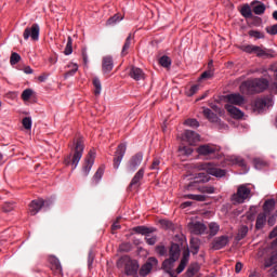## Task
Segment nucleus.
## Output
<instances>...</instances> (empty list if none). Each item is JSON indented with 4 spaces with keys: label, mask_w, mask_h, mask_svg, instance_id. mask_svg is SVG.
<instances>
[{
    "label": "nucleus",
    "mask_w": 277,
    "mask_h": 277,
    "mask_svg": "<svg viewBox=\"0 0 277 277\" xmlns=\"http://www.w3.org/2000/svg\"><path fill=\"white\" fill-rule=\"evenodd\" d=\"M277 238L272 242L271 247H263L258 251V259H264V267L269 269L271 276H277Z\"/></svg>",
    "instance_id": "1"
},
{
    "label": "nucleus",
    "mask_w": 277,
    "mask_h": 277,
    "mask_svg": "<svg viewBox=\"0 0 277 277\" xmlns=\"http://www.w3.org/2000/svg\"><path fill=\"white\" fill-rule=\"evenodd\" d=\"M211 177H209L206 173H198V174H188L184 177V181H192L189 182L185 189L186 192H194L197 189L201 194H215V187L213 186H199L198 183H209Z\"/></svg>",
    "instance_id": "2"
},
{
    "label": "nucleus",
    "mask_w": 277,
    "mask_h": 277,
    "mask_svg": "<svg viewBox=\"0 0 277 277\" xmlns=\"http://www.w3.org/2000/svg\"><path fill=\"white\" fill-rule=\"evenodd\" d=\"M269 88V81L265 78H255L247 80L240 84V92L242 94H256L259 92H264Z\"/></svg>",
    "instance_id": "3"
},
{
    "label": "nucleus",
    "mask_w": 277,
    "mask_h": 277,
    "mask_svg": "<svg viewBox=\"0 0 277 277\" xmlns=\"http://www.w3.org/2000/svg\"><path fill=\"white\" fill-rule=\"evenodd\" d=\"M181 256V247L177 243L171 245L170 251H169V259L164 260L162 263V269L167 274H169L170 277H176L174 274V264L179 261V258Z\"/></svg>",
    "instance_id": "4"
},
{
    "label": "nucleus",
    "mask_w": 277,
    "mask_h": 277,
    "mask_svg": "<svg viewBox=\"0 0 277 277\" xmlns=\"http://www.w3.org/2000/svg\"><path fill=\"white\" fill-rule=\"evenodd\" d=\"M117 267L124 268L126 276H137L140 264L128 255L121 256L117 262Z\"/></svg>",
    "instance_id": "5"
},
{
    "label": "nucleus",
    "mask_w": 277,
    "mask_h": 277,
    "mask_svg": "<svg viewBox=\"0 0 277 277\" xmlns=\"http://www.w3.org/2000/svg\"><path fill=\"white\" fill-rule=\"evenodd\" d=\"M252 198V188L250 184H241L237 187V192L232 196V202L234 205H243L246 200Z\"/></svg>",
    "instance_id": "6"
},
{
    "label": "nucleus",
    "mask_w": 277,
    "mask_h": 277,
    "mask_svg": "<svg viewBox=\"0 0 277 277\" xmlns=\"http://www.w3.org/2000/svg\"><path fill=\"white\" fill-rule=\"evenodd\" d=\"M83 141L78 140L76 142V146L72 154L68 155L65 159L66 166H70L71 163V166H74L72 170H75L77 166H79V161H81V158L83 157Z\"/></svg>",
    "instance_id": "7"
},
{
    "label": "nucleus",
    "mask_w": 277,
    "mask_h": 277,
    "mask_svg": "<svg viewBox=\"0 0 277 277\" xmlns=\"http://www.w3.org/2000/svg\"><path fill=\"white\" fill-rule=\"evenodd\" d=\"M198 170H203L207 174L211 176H215L216 179H222V176H226V170L217 168L214 163L206 162L201 163L197 167Z\"/></svg>",
    "instance_id": "8"
},
{
    "label": "nucleus",
    "mask_w": 277,
    "mask_h": 277,
    "mask_svg": "<svg viewBox=\"0 0 277 277\" xmlns=\"http://www.w3.org/2000/svg\"><path fill=\"white\" fill-rule=\"evenodd\" d=\"M24 40H31L38 41L40 38V26L38 24H32L31 27H27L24 30Z\"/></svg>",
    "instance_id": "9"
},
{
    "label": "nucleus",
    "mask_w": 277,
    "mask_h": 277,
    "mask_svg": "<svg viewBox=\"0 0 277 277\" xmlns=\"http://www.w3.org/2000/svg\"><path fill=\"white\" fill-rule=\"evenodd\" d=\"M265 107H274V97L269 96L255 100L253 107L254 111L261 114Z\"/></svg>",
    "instance_id": "10"
},
{
    "label": "nucleus",
    "mask_w": 277,
    "mask_h": 277,
    "mask_svg": "<svg viewBox=\"0 0 277 277\" xmlns=\"http://www.w3.org/2000/svg\"><path fill=\"white\" fill-rule=\"evenodd\" d=\"M240 49L245 53H249V54L254 53L258 57H265V55H267V52L265 51V49L259 45L245 44V45H241Z\"/></svg>",
    "instance_id": "11"
},
{
    "label": "nucleus",
    "mask_w": 277,
    "mask_h": 277,
    "mask_svg": "<svg viewBox=\"0 0 277 277\" xmlns=\"http://www.w3.org/2000/svg\"><path fill=\"white\" fill-rule=\"evenodd\" d=\"M127 153V145L126 144H120L117 147V150L114 156V168L115 170H118L120 168V163H122V159H124V155Z\"/></svg>",
    "instance_id": "12"
},
{
    "label": "nucleus",
    "mask_w": 277,
    "mask_h": 277,
    "mask_svg": "<svg viewBox=\"0 0 277 277\" xmlns=\"http://www.w3.org/2000/svg\"><path fill=\"white\" fill-rule=\"evenodd\" d=\"M188 229L193 235H202L207 232V225L200 221H192L188 223Z\"/></svg>",
    "instance_id": "13"
},
{
    "label": "nucleus",
    "mask_w": 277,
    "mask_h": 277,
    "mask_svg": "<svg viewBox=\"0 0 277 277\" xmlns=\"http://www.w3.org/2000/svg\"><path fill=\"white\" fill-rule=\"evenodd\" d=\"M42 207H49V201H44L43 199L32 200L29 205L28 212L30 215H37Z\"/></svg>",
    "instance_id": "14"
},
{
    "label": "nucleus",
    "mask_w": 277,
    "mask_h": 277,
    "mask_svg": "<svg viewBox=\"0 0 277 277\" xmlns=\"http://www.w3.org/2000/svg\"><path fill=\"white\" fill-rule=\"evenodd\" d=\"M159 261L156 258H149L147 262L141 267L140 276H148L150 272H153V267H157Z\"/></svg>",
    "instance_id": "15"
},
{
    "label": "nucleus",
    "mask_w": 277,
    "mask_h": 277,
    "mask_svg": "<svg viewBox=\"0 0 277 277\" xmlns=\"http://www.w3.org/2000/svg\"><path fill=\"white\" fill-rule=\"evenodd\" d=\"M144 160V155L142 153H138L134 155L129 163H128V172H135L140 166H142V161Z\"/></svg>",
    "instance_id": "16"
},
{
    "label": "nucleus",
    "mask_w": 277,
    "mask_h": 277,
    "mask_svg": "<svg viewBox=\"0 0 277 277\" xmlns=\"http://www.w3.org/2000/svg\"><path fill=\"white\" fill-rule=\"evenodd\" d=\"M94 159H96V151H89L84 160V166L82 167V172L84 176H88L90 174V170H92V166H94Z\"/></svg>",
    "instance_id": "17"
},
{
    "label": "nucleus",
    "mask_w": 277,
    "mask_h": 277,
    "mask_svg": "<svg viewBox=\"0 0 277 277\" xmlns=\"http://www.w3.org/2000/svg\"><path fill=\"white\" fill-rule=\"evenodd\" d=\"M184 142H187L189 146H196L200 142V135L194 131L186 130L182 136Z\"/></svg>",
    "instance_id": "18"
},
{
    "label": "nucleus",
    "mask_w": 277,
    "mask_h": 277,
    "mask_svg": "<svg viewBox=\"0 0 277 277\" xmlns=\"http://www.w3.org/2000/svg\"><path fill=\"white\" fill-rule=\"evenodd\" d=\"M226 101L229 102L230 105H237L241 107L246 103V97L239 93H232L226 95Z\"/></svg>",
    "instance_id": "19"
},
{
    "label": "nucleus",
    "mask_w": 277,
    "mask_h": 277,
    "mask_svg": "<svg viewBox=\"0 0 277 277\" xmlns=\"http://www.w3.org/2000/svg\"><path fill=\"white\" fill-rule=\"evenodd\" d=\"M225 109L227 110L229 116H232V118H234L235 120H241V118H243V111H241V109L230 104H226Z\"/></svg>",
    "instance_id": "20"
},
{
    "label": "nucleus",
    "mask_w": 277,
    "mask_h": 277,
    "mask_svg": "<svg viewBox=\"0 0 277 277\" xmlns=\"http://www.w3.org/2000/svg\"><path fill=\"white\" fill-rule=\"evenodd\" d=\"M225 161L227 166H239V168H245L246 170V160L239 156H227Z\"/></svg>",
    "instance_id": "21"
},
{
    "label": "nucleus",
    "mask_w": 277,
    "mask_h": 277,
    "mask_svg": "<svg viewBox=\"0 0 277 277\" xmlns=\"http://www.w3.org/2000/svg\"><path fill=\"white\" fill-rule=\"evenodd\" d=\"M129 75L134 81H144L146 79V74L140 67H132Z\"/></svg>",
    "instance_id": "22"
},
{
    "label": "nucleus",
    "mask_w": 277,
    "mask_h": 277,
    "mask_svg": "<svg viewBox=\"0 0 277 277\" xmlns=\"http://www.w3.org/2000/svg\"><path fill=\"white\" fill-rule=\"evenodd\" d=\"M228 246V237L227 236H221L216 238L213 242V249L214 250H222V248H226Z\"/></svg>",
    "instance_id": "23"
},
{
    "label": "nucleus",
    "mask_w": 277,
    "mask_h": 277,
    "mask_svg": "<svg viewBox=\"0 0 277 277\" xmlns=\"http://www.w3.org/2000/svg\"><path fill=\"white\" fill-rule=\"evenodd\" d=\"M103 72H111L114 70V60L111 56H105L102 63Z\"/></svg>",
    "instance_id": "24"
},
{
    "label": "nucleus",
    "mask_w": 277,
    "mask_h": 277,
    "mask_svg": "<svg viewBox=\"0 0 277 277\" xmlns=\"http://www.w3.org/2000/svg\"><path fill=\"white\" fill-rule=\"evenodd\" d=\"M144 168H141L135 175L133 176L131 183H130V187H140V181H142V179H144Z\"/></svg>",
    "instance_id": "25"
},
{
    "label": "nucleus",
    "mask_w": 277,
    "mask_h": 277,
    "mask_svg": "<svg viewBox=\"0 0 277 277\" xmlns=\"http://www.w3.org/2000/svg\"><path fill=\"white\" fill-rule=\"evenodd\" d=\"M198 155H202L207 157L208 155H213L215 153V148L211 145H201L197 148Z\"/></svg>",
    "instance_id": "26"
},
{
    "label": "nucleus",
    "mask_w": 277,
    "mask_h": 277,
    "mask_svg": "<svg viewBox=\"0 0 277 277\" xmlns=\"http://www.w3.org/2000/svg\"><path fill=\"white\" fill-rule=\"evenodd\" d=\"M267 213L262 212L258 215L256 217V222H255V228L258 230H261V228H263L265 226V224H267Z\"/></svg>",
    "instance_id": "27"
},
{
    "label": "nucleus",
    "mask_w": 277,
    "mask_h": 277,
    "mask_svg": "<svg viewBox=\"0 0 277 277\" xmlns=\"http://www.w3.org/2000/svg\"><path fill=\"white\" fill-rule=\"evenodd\" d=\"M275 207H276V200H274V199H267V200L264 202L263 211H264V213H266V215H269V214L272 213V211L274 210Z\"/></svg>",
    "instance_id": "28"
},
{
    "label": "nucleus",
    "mask_w": 277,
    "mask_h": 277,
    "mask_svg": "<svg viewBox=\"0 0 277 277\" xmlns=\"http://www.w3.org/2000/svg\"><path fill=\"white\" fill-rule=\"evenodd\" d=\"M203 116L210 122H220V118L217 117V115L212 113L210 108H203Z\"/></svg>",
    "instance_id": "29"
},
{
    "label": "nucleus",
    "mask_w": 277,
    "mask_h": 277,
    "mask_svg": "<svg viewBox=\"0 0 277 277\" xmlns=\"http://www.w3.org/2000/svg\"><path fill=\"white\" fill-rule=\"evenodd\" d=\"M52 269H54L57 274H62V263L55 256H50L49 259Z\"/></svg>",
    "instance_id": "30"
},
{
    "label": "nucleus",
    "mask_w": 277,
    "mask_h": 277,
    "mask_svg": "<svg viewBox=\"0 0 277 277\" xmlns=\"http://www.w3.org/2000/svg\"><path fill=\"white\" fill-rule=\"evenodd\" d=\"M103 174H105V167H100L92 179L93 185H98L101 183V179H103Z\"/></svg>",
    "instance_id": "31"
},
{
    "label": "nucleus",
    "mask_w": 277,
    "mask_h": 277,
    "mask_svg": "<svg viewBox=\"0 0 277 277\" xmlns=\"http://www.w3.org/2000/svg\"><path fill=\"white\" fill-rule=\"evenodd\" d=\"M256 213H259V208L256 206H252L247 212V220H249V222H254Z\"/></svg>",
    "instance_id": "32"
},
{
    "label": "nucleus",
    "mask_w": 277,
    "mask_h": 277,
    "mask_svg": "<svg viewBox=\"0 0 277 277\" xmlns=\"http://www.w3.org/2000/svg\"><path fill=\"white\" fill-rule=\"evenodd\" d=\"M133 232L137 235H150V233H153V229L146 226H136L133 228Z\"/></svg>",
    "instance_id": "33"
},
{
    "label": "nucleus",
    "mask_w": 277,
    "mask_h": 277,
    "mask_svg": "<svg viewBox=\"0 0 277 277\" xmlns=\"http://www.w3.org/2000/svg\"><path fill=\"white\" fill-rule=\"evenodd\" d=\"M132 40H133V35H129L126 39V42H124L122 51H121L122 55H127V53H129V49H131Z\"/></svg>",
    "instance_id": "34"
},
{
    "label": "nucleus",
    "mask_w": 277,
    "mask_h": 277,
    "mask_svg": "<svg viewBox=\"0 0 277 277\" xmlns=\"http://www.w3.org/2000/svg\"><path fill=\"white\" fill-rule=\"evenodd\" d=\"M209 233L211 237H215L220 233V224L212 222L209 224Z\"/></svg>",
    "instance_id": "35"
},
{
    "label": "nucleus",
    "mask_w": 277,
    "mask_h": 277,
    "mask_svg": "<svg viewBox=\"0 0 277 277\" xmlns=\"http://www.w3.org/2000/svg\"><path fill=\"white\" fill-rule=\"evenodd\" d=\"M240 14L245 17V18H252V9H250V5H243L240 10Z\"/></svg>",
    "instance_id": "36"
},
{
    "label": "nucleus",
    "mask_w": 277,
    "mask_h": 277,
    "mask_svg": "<svg viewBox=\"0 0 277 277\" xmlns=\"http://www.w3.org/2000/svg\"><path fill=\"white\" fill-rule=\"evenodd\" d=\"M253 164L255 170H263V168L267 167V162L261 158H255Z\"/></svg>",
    "instance_id": "37"
},
{
    "label": "nucleus",
    "mask_w": 277,
    "mask_h": 277,
    "mask_svg": "<svg viewBox=\"0 0 277 277\" xmlns=\"http://www.w3.org/2000/svg\"><path fill=\"white\" fill-rule=\"evenodd\" d=\"M64 55H72V37L67 38V44L64 50Z\"/></svg>",
    "instance_id": "38"
},
{
    "label": "nucleus",
    "mask_w": 277,
    "mask_h": 277,
    "mask_svg": "<svg viewBox=\"0 0 277 277\" xmlns=\"http://www.w3.org/2000/svg\"><path fill=\"white\" fill-rule=\"evenodd\" d=\"M266 6L262 2H259L258 5L253 8L254 14L261 16V14H265Z\"/></svg>",
    "instance_id": "39"
},
{
    "label": "nucleus",
    "mask_w": 277,
    "mask_h": 277,
    "mask_svg": "<svg viewBox=\"0 0 277 277\" xmlns=\"http://www.w3.org/2000/svg\"><path fill=\"white\" fill-rule=\"evenodd\" d=\"M159 64L163 68H170V66H172V60H170V57H168V56H162L159 60Z\"/></svg>",
    "instance_id": "40"
},
{
    "label": "nucleus",
    "mask_w": 277,
    "mask_h": 277,
    "mask_svg": "<svg viewBox=\"0 0 277 277\" xmlns=\"http://www.w3.org/2000/svg\"><path fill=\"white\" fill-rule=\"evenodd\" d=\"M93 85L95 88V96H98L103 90V87L101 84V80L98 78L93 79Z\"/></svg>",
    "instance_id": "41"
},
{
    "label": "nucleus",
    "mask_w": 277,
    "mask_h": 277,
    "mask_svg": "<svg viewBox=\"0 0 277 277\" xmlns=\"http://www.w3.org/2000/svg\"><path fill=\"white\" fill-rule=\"evenodd\" d=\"M246 235H248V226L242 225L238 230V235H237L238 241H241V239H243Z\"/></svg>",
    "instance_id": "42"
},
{
    "label": "nucleus",
    "mask_w": 277,
    "mask_h": 277,
    "mask_svg": "<svg viewBox=\"0 0 277 277\" xmlns=\"http://www.w3.org/2000/svg\"><path fill=\"white\" fill-rule=\"evenodd\" d=\"M249 36L251 38H255L256 40H263V38H265V34H263L259 30H250Z\"/></svg>",
    "instance_id": "43"
},
{
    "label": "nucleus",
    "mask_w": 277,
    "mask_h": 277,
    "mask_svg": "<svg viewBox=\"0 0 277 277\" xmlns=\"http://www.w3.org/2000/svg\"><path fill=\"white\" fill-rule=\"evenodd\" d=\"M68 68H70V70L67 71L66 76L71 77L72 75H75V72H77V70H79V65H77L76 63H69Z\"/></svg>",
    "instance_id": "44"
},
{
    "label": "nucleus",
    "mask_w": 277,
    "mask_h": 277,
    "mask_svg": "<svg viewBox=\"0 0 277 277\" xmlns=\"http://www.w3.org/2000/svg\"><path fill=\"white\" fill-rule=\"evenodd\" d=\"M184 124L186 127H192L193 129H198V127H200V123L196 119H187L184 121Z\"/></svg>",
    "instance_id": "45"
},
{
    "label": "nucleus",
    "mask_w": 277,
    "mask_h": 277,
    "mask_svg": "<svg viewBox=\"0 0 277 277\" xmlns=\"http://www.w3.org/2000/svg\"><path fill=\"white\" fill-rule=\"evenodd\" d=\"M179 150L181 155H184L185 157H189V155L194 153V148L187 146L180 147Z\"/></svg>",
    "instance_id": "46"
},
{
    "label": "nucleus",
    "mask_w": 277,
    "mask_h": 277,
    "mask_svg": "<svg viewBox=\"0 0 277 277\" xmlns=\"http://www.w3.org/2000/svg\"><path fill=\"white\" fill-rule=\"evenodd\" d=\"M200 250V246L198 245V240H190V252L196 254Z\"/></svg>",
    "instance_id": "47"
},
{
    "label": "nucleus",
    "mask_w": 277,
    "mask_h": 277,
    "mask_svg": "<svg viewBox=\"0 0 277 277\" xmlns=\"http://www.w3.org/2000/svg\"><path fill=\"white\" fill-rule=\"evenodd\" d=\"M34 95V90L31 89H26L23 91L22 93V98L24 101H29V98H31V96Z\"/></svg>",
    "instance_id": "48"
},
{
    "label": "nucleus",
    "mask_w": 277,
    "mask_h": 277,
    "mask_svg": "<svg viewBox=\"0 0 277 277\" xmlns=\"http://www.w3.org/2000/svg\"><path fill=\"white\" fill-rule=\"evenodd\" d=\"M19 62H21V56L18 55V53H16V52L12 53L11 58H10L11 66L18 64Z\"/></svg>",
    "instance_id": "49"
},
{
    "label": "nucleus",
    "mask_w": 277,
    "mask_h": 277,
    "mask_svg": "<svg viewBox=\"0 0 277 277\" xmlns=\"http://www.w3.org/2000/svg\"><path fill=\"white\" fill-rule=\"evenodd\" d=\"M22 124H23L24 129H26L27 131H30V129H31V117H25L22 120Z\"/></svg>",
    "instance_id": "50"
},
{
    "label": "nucleus",
    "mask_w": 277,
    "mask_h": 277,
    "mask_svg": "<svg viewBox=\"0 0 277 277\" xmlns=\"http://www.w3.org/2000/svg\"><path fill=\"white\" fill-rule=\"evenodd\" d=\"M187 261L186 260H181L177 268H176V274H183L185 272V267H187Z\"/></svg>",
    "instance_id": "51"
},
{
    "label": "nucleus",
    "mask_w": 277,
    "mask_h": 277,
    "mask_svg": "<svg viewBox=\"0 0 277 277\" xmlns=\"http://www.w3.org/2000/svg\"><path fill=\"white\" fill-rule=\"evenodd\" d=\"M146 243H148V246H155V243H157V236H153V235H146L145 237Z\"/></svg>",
    "instance_id": "52"
},
{
    "label": "nucleus",
    "mask_w": 277,
    "mask_h": 277,
    "mask_svg": "<svg viewBox=\"0 0 277 277\" xmlns=\"http://www.w3.org/2000/svg\"><path fill=\"white\" fill-rule=\"evenodd\" d=\"M14 203L5 202L2 207V210L4 211V213H10V211H14Z\"/></svg>",
    "instance_id": "53"
},
{
    "label": "nucleus",
    "mask_w": 277,
    "mask_h": 277,
    "mask_svg": "<svg viewBox=\"0 0 277 277\" xmlns=\"http://www.w3.org/2000/svg\"><path fill=\"white\" fill-rule=\"evenodd\" d=\"M120 21H122V17L119 15H114L107 21V25H116V23H120Z\"/></svg>",
    "instance_id": "54"
},
{
    "label": "nucleus",
    "mask_w": 277,
    "mask_h": 277,
    "mask_svg": "<svg viewBox=\"0 0 277 277\" xmlns=\"http://www.w3.org/2000/svg\"><path fill=\"white\" fill-rule=\"evenodd\" d=\"M198 90H200V85L194 84V85L190 87V89L186 92V94H187V96H194V94H196V92H198Z\"/></svg>",
    "instance_id": "55"
},
{
    "label": "nucleus",
    "mask_w": 277,
    "mask_h": 277,
    "mask_svg": "<svg viewBox=\"0 0 277 277\" xmlns=\"http://www.w3.org/2000/svg\"><path fill=\"white\" fill-rule=\"evenodd\" d=\"M266 31H267L271 36H276V34H277V24H275V25H273V26L266 27Z\"/></svg>",
    "instance_id": "56"
},
{
    "label": "nucleus",
    "mask_w": 277,
    "mask_h": 277,
    "mask_svg": "<svg viewBox=\"0 0 277 277\" xmlns=\"http://www.w3.org/2000/svg\"><path fill=\"white\" fill-rule=\"evenodd\" d=\"M160 163H161V160H159V158H155L149 169L159 170Z\"/></svg>",
    "instance_id": "57"
},
{
    "label": "nucleus",
    "mask_w": 277,
    "mask_h": 277,
    "mask_svg": "<svg viewBox=\"0 0 277 277\" xmlns=\"http://www.w3.org/2000/svg\"><path fill=\"white\" fill-rule=\"evenodd\" d=\"M120 250H122V252H129V250H131V243L129 242L122 243L120 246Z\"/></svg>",
    "instance_id": "58"
},
{
    "label": "nucleus",
    "mask_w": 277,
    "mask_h": 277,
    "mask_svg": "<svg viewBox=\"0 0 277 277\" xmlns=\"http://www.w3.org/2000/svg\"><path fill=\"white\" fill-rule=\"evenodd\" d=\"M156 252H157L158 254H160V256H163V254H166V247H163V246L157 247V248H156Z\"/></svg>",
    "instance_id": "59"
},
{
    "label": "nucleus",
    "mask_w": 277,
    "mask_h": 277,
    "mask_svg": "<svg viewBox=\"0 0 277 277\" xmlns=\"http://www.w3.org/2000/svg\"><path fill=\"white\" fill-rule=\"evenodd\" d=\"M182 261H186V263H189V249H186V250L183 252Z\"/></svg>",
    "instance_id": "60"
},
{
    "label": "nucleus",
    "mask_w": 277,
    "mask_h": 277,
    "mask_svg": "<svg viewBox=\"0 0 277 277\" xmlns=\"http://www.w3.org/2000/svg\"><path fill=\"white\" fill-rule=\"evenodd\" d=\"M195 200L197 202H205V200H207V196H205V195H195Z\"/></svg>",
    "instance_id": "61"
},
{
    "label": "nucleus",
    "mask_w": 277,
    "mask_h": 277,
    "mask_svg": "<svg viewBox=\"0 0 277 277\" xmlns=\"http://www.w3.org/2000/svg\"><path fill=\"white\" fill-rule=\"evenodd\" d=\"M211 77H213V72H211V71H205L201 75V79H211Z\"/></svg>",
    "instance_id": "62"
},
{
    "label": "nucleus",
    "mask_w": 277,
    "mask_h": 277,
    "mask_svg": "<svg viewBox=\"0 0 277 277\" xmlns=\"http://www.w3.org/2000/svg\"><path fill=\"white\" fill-rule=\"evenodd\" d=\"M89 267H91V265L94 263V253H92V251L89 252Z\"/></svg>",
    "instance_id": "63"
},
{
    "label": "nucleus",
    "mask_w": 277,
    "mask_h": 277,
    "mask_svg": "<svg viewBox=\"0 0 277 277\" xmlns=\"http://www.w3.org/2000/svg\"><path fill=\"white\" fill-rule=\"evenodd\" d=\"M269 237L271 239H274V237H277V226L271 232Z\"/></svg>",
    "instance_id": "64"
}]
</instances>
